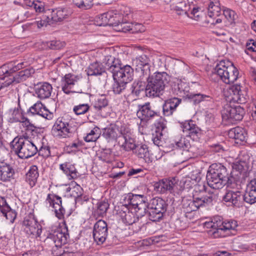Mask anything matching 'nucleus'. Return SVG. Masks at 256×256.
Returning <instances> with one entry per match:
<instances>
[{"instance_id":"61","label":"nucleus","mask_w":256,"mask_h":256,"mask_svg":"<svg viewBox=\"0 0 256 256\" xmlns=\"http://www.w3.org/2000/svg\"><path fill=\"white\" fill-rule=\"evenodd\" d=\"M176 146L178 148L187 150L190 147V142L186 140L184 138H180L176 142Z\"/></svg>"},{"instance_id":"34","label":"nucleus","mask_w":256,"mask_h":256,"mask_svg":"<svg viewBox=\"0 0 256 256\" xmlns=\"http://www.w3.org/2000/svg\"><path fill=\"white\" fill-rule=\"evenodd\" d=\"M60 168L67 176L68 180L74 179L78 177V172L74 164L64 162L60 165Z\"/></svg>"},{"instance_id":"36","label":"nucleus","mask_w":256,"mask_h":256,"mask_svg":"<svg viewBox=\"0 0 256 256\" xmlns=\"http://www.w3.org/2000/svg\"><path fill=\"white\" fill-rule=\"evenodd\" d=\"M182 130L186 133L187 136L192 139L196 138L200 132L198 128L192 121L186 122L182 125Z\"/></svg>"},{"instance_id":"31","label":"nucleus","mask_w":256,"mask_h":256,"mask_svg":"<svg viewBox=\"0 0 256 256\" xmlns=\"http://www.w3.org/2000/svg\"><path fill=\"white\" fill-rule=\"evenodd\" d=\"M140 80L134 82L132 84L130 88L131 94L136 96H139L142 94H145L147 96V88L144 82V80H142L140 78Z\"/></svg>"},{"instance_id":"3","label":"nucleus","mask_w":256,"mask_h":256,"mask_svg":"<svg viewBox=\"0 0 256 256\" xmlns=\"http://www.w3.org/2000/svg\"><path fill=\"white\" fill-rule=\"evenodd\" d=\"M12 151L19 158H28L36 154L37 147L28 138L16 136L10 143Z\"/></svg>"},{"instance_id":"45","label":"nucleus","mask_w":256,"mask_h":256,"mask_svg":"<svg viewBox=\"0 0 256 256\" xmlns=\"http://www.w3.org/2000/svg\"><path fill=\"white\" fill-rule=\"evenodd\" d=\"M86 71L88 76H97L100 75L104 72V69L101 64L96 62L91 64Z\"/></svg>"},{"instance_id":"37","label":"nucleus","mask_w":256,"mask_h":256,"mask_svg":"<svg viewBox=\"0 0 256 256\" xmlns=\"http://www.w3.org/2000/svg\"><path fill=\"white\" fill-rule=\"evenodd\" d=\"M38 176V167L34 165L32 166L26 174V182L30 188H32L36 185Z\"/></svg>"},{"instance_id":"57","label":"nucleus","mask_w":256,"mask_h":256,"mask_svg":"<svg viewBox=\"0 0 256 256\" xmlns=\"http://www.w3.org/2000/svg\"><path fill=\"white\" fill-rule=\"evenodd\" d=\"M46 46L50 49L59 50L64 46V43L60 40H53L46 42Z\"/></svg>"},{"instance_id":"54","label":"nucleus","mask_w":256,"mask_h":256,"mask_svg":"<svg viewBox=\"0 0 256 256\" xmlns=\"http://www.w3.org/2000/svg\"><path fill=\"white\" fill-rule=\"evenodd\" d=\"M192 8L188 12V16L190 18L196 20H198L201 16L202 12L198 8L196 7L194 4H192Z\"/></svg>"},{"instance_id":"49","label":"nucleus","mask_w":256,"mask_h":256,"mask_svg":"<svg viewBox=\"0 0 256 256\" xmlns=\"http://www.w3.org/2000/svg\"><path fill=\"white\" fill-rule=\"evenodd\" d=\"M147 214L150 220L152 222H158L162 218L164 213L155 210L148 206Z\"/></svg>"},{"instance_id":"35","label":"nucleus","mask_w":256,"mask_h":256,"mask_svg":"<svg viewBox=\"0 0 256 256\" xmlns=\"http://www.w3.org/2000/svg\"><path fill=\"white\" fill-rule=\"evenodd\" d=\"M14 174L12 166L6 163L2 162L0 165V179L3 182L10 180Z\"/></svg>"},{"instance_id":"64","label":"nucleus","mask_w":256,"mask_h":256,"mask_svg":"<svg viewBox=\"0 0 256 256\" xmlns=\"http://www.w3.org/2000/svg\"><path fill=\"white\" fill-rule=\"evenodd\" d=\"M246 48L247 50L256 52V42L254 40H250L246 43Z\"/></svg>"},{"instance_id":"8","label":"nucleus","mask_w":256,"mask_h":256,"mask_svg":"<svg viewBox=\"0 0 256 256\" xmlns=\"http://www.w3.org/2000/svg\"><path fill=\"white\" fill-rule=\"evenodd\" d=\"M224 94L226 98V100L230 102L243 104L246 103L249 98L246 88L238 84L228 86L224 88Z\"/></svg>"},{"instance_id":"19","label":"nucleus","mask_w":256,"mask_h":256,"mask_svg":"<svg viewBox=\"0 0 256 256\" xmlns=\"http://www.w3.org/2000/svg\"><path fill=\"white\" fill-rule=\"evenodd\" d=\"M24 62H18V61L10 62L0 67V76H4L1 80L5 78L11 76L12 74L24 68L26 66Z\"/></svg>"},{"instance_id":"59","label":"nucleus","mask_w":256,"mask_h":256,"mask_svg":"<svg viewBox=\"0 0 256 256\" xmlns=\"http://www.w3.org/2000/svg\"><path fill=\"white\" fill-rule=\"evenodd\" d=\"M38 115L47 120L52 119V114L46 109L42 104V108H40V110H39Z\"/></svg>"},{"instance_id":"20","label":"nucleus","mask_w":256,"mask_h":256,"mask_svg":"<svg viewBox=\"0 0 256 256\" xmlns=\"http://www.w3.org/2000/svg\"><path fill=\"white\" fill-rule=\"evenodd\" d=\"M223 200L232 206L240 207L244 201V195L238 190H228L223 196Z\"/></svg>"},{"instance_id":"56","label":"nucleus","mask_w":256,"mask_h":256,"mask_svg":"<svg viewBox=\"0 0 256 256\" xmlns=\"http://www.w3.org/2000/svg\"><path fill=\"white\" fill-rule=\"evenodd\" d=\"M90 106L88 104H80L74 107L73 110L77 115L86 114L90 110Z\"/></svg>"},{"instance_id":"18","label":"nucleus","mask_w":256,"mask_h":256,"mask_svg":"<svg viewBox=\"0 0 256 256\" xmlns=\"http://www.w3.org/2000/svg\"><path fill=\"white\" fill-rule=\"evenodd\" d=\"M68 228L64 226L63 228H58L53 232L50 233L48 238L52 240L56 247H60L62 244L67 243L69 234Z\"/></svg>"},{"instance_id":"15","label":"nucleus","mask_w":256,"mask_h":256,"mask_svg":"<svg viewBox=\"0 0 256 256\" xmlns=\"http://www.w3.org/2000/svg\"><path fill=\"white\" fill-rule=\"evenodd\" d=\"M108 236V226L105 221L98 220L94 225L93 229V238L98 244H102Z\"/></svg>"},{"instance_id":"63","label":"nucleus","mask_w":256,"mask_h":256,"mask_svg":"<svg viewBox=\"0 0 256 256\" xmlns=\"http://www.w3.org/2000/svg\"><path fill=\"white\" fill-rule=\"evenodd\" d=\"M210 150L212 152L220 153L224 151L223 146L220 144L216 143L209 146Z\"/></svg>"},{"instance_id":"60","label":"nucleus","mask_w":256,"mask_h":256,"mask_svg":"<svg viewBox=\"0 0 256 256\" xmlns=\"http://www.w3.org/2000/svg\"><path fill=\"white\" fill-rule=\"evenodd\" d=\"M40 108H42V104L40 102H38L30 108L28 110V113L31 114L32 115H38Z\"/></svg>"},{"instance_id":"16","label":"nucleus","mask_w":256,"mask_h":256,"mask_svg":"<svg viewBox=\"0 0 256 256\" xmlns=\"http://www.w3.org/2000/svg\"><path fill=\"white\" fill-rule=\"evenodd\" d=\"M9 122L12 123L17 122L23 123L26 127L27 134L29 132L32 133V135L36 134V127L30 122L28 118L24 117L22 113H20L18 108L14 110L12 117L10 118Z\"/></svg>"},{"instance_id":"6","label":"nucleus","mask_w":256,"mask_h":256,"mask_svg":"<svg viewBox=\"0 0 256 256\" xmlns=\"http://www.w3.org/2000/svg\"><path fill=\"white\" fill-rule=\"evenodd\" d=\"M215 70L218 76L226 84L234 83L238 78V71L230 62H228V66H226L224 61H220Z\"/></svg>"},{"instance_id":"33","label":"nucleus","mask_w":256,"mask_h":256,"mask_svg":"<svg viewBox=\"0 0 256 256\" xmlns=\"http://www.w3.org/2000/svg\"><path fill=\"white\" fill-rule=\"evenodd\" d=\"M118 144L120 147L126 151H130L134 150L137 146L134 144V140L130 138L128 136L121 134V136H119Z\"/></svg>"},{"instance_id":"1","label":"nucleus","mask_w":256,"mask_h":256,"mask_svg":"<svg viewBox=\"0 0 256 256\" xmlns=\"http://www.w3.org/2000/svg\"><path fill=\"white\" fill-rule=\"evenodd\" d=\"M204 185L202 186V190L198 194L196 190L193 194V199L184 198L182 200V208L186 213L196 211L200 207L210 206L212 204L214 194L206 193L204 191Z\"/></svg>"},{"instance_id":"52","label":"nucleus","mask_w":256,"mask_h":256,"mask_svg":"<svg viewBox=\"0 0 256 256\" xmlns=\"http://www.w3.org/2000/svg\"><path fill=\"white\" fill-rule=\"evenodd\" d=\"M115 82L112 85L113 92L115 94H120L126 88V82L122 80H114Z\"/></svg>"},{"instance_id":"46","label":"nucleus","mask_w":256,"mask_h":256,"mask_svg":"<svg viewBox=\"0 0 256 256\" xmlns=\"http://www.w3.org/2000/svg\"><path fill=\"white\" fill-rule=\"evenodd\" d=\"M191 5L192 4H190L188 2L186 3V1H183L176 6L174 10L178 14L182 15L184 14L188 16V12L192 8Z\"/></svg>"},{"instance_id":"55","label":"nucleus","mask_w":256,"mask_h":256,"mask_svg":"<svg viewBox=\"0 0 256 256\" xmlns=\"http://www.w3.org/2000/svg\"><path fill=\"white\" fill-rule=\"evenodd\" d=\"M108 105V100L105 96H102L94 104V108L98 111H100Z\"/></svg>"},{"instance_id":"27","label":"nucleus","mask_w":256,"mask_h":256,"mask_svg":"<svg viewBox=\"0 0 256 256\" xmlns=\"http://www.w3.org/2000/svg\"><path fill=\"white\" fill-rule=\"evenodd\" d=\"M208 170H210V174H214L222 180H226L227 182L229 180L227 169L221 164H213L210 166Z\"/></svg>"},{"instance_id":"40","label":"nucleus","mask_w":256,"mask_h":256,"mask_svg":"<svg viewBox=\"0 0 256 256\" xmlns=\"http://www.w3.org/2000/svg\"><path fill=\"white\" fill-rule=\"evenodd\" d=\"M148 206L154 209L155 210L164 213L166 210L167 204L166 202L160 198H156L150 200Z\"/></svg>"},{"instance_id":"17","label":"nucleus","mask_w":256,"mask_h":256,"mask_svg":"<svg viewBox=\"0 0 256 256\" xmlns=\"http://www.w3.org/2000/svg\"><path fill=\"white\" fill-rule=\"evenodd\" d=\"M46 202L53 208L56 216L58 219L60 220L64 218L65 210L62 205L61 197L50 194L47 196Z\"/></svg>"},{"instance_id":"5","label":"nucleus","mask_w":256,"mask_h":256,"mask_svg":"<svg viewBox=\"0 0 256 256\" xmlns=\"http://www.w3.org/2000/svg\"><path fill=\"white\" fill-rule=\"evenodd\" d=\"M121 202L131 207L132 210L137 212L138 216H144L146 212L148 202L144 195L129 193L124 196Z\"/></svg>"},{"instance_id":"47","label":"nucleus","mask_w":256,"mask_h":256,"mask_svg":"<svg viewBox=\"0 0 256 256\" xmlns=\"http://www.w3.org/2000/svg\"><path fill=\"white\" fill-rule=\"evenodd\" d=\"M110 204L107 201L102 200L98 202L96 204V208L95 214L98 216H104L106 215V212L109 208Z\"/></svg>"},{"instance_id":"32","label":"nucleus","mask_w":256,"mask_h":256,"mask_svg":"<svg viewBox=\"0 0 256 256\" xmlns=\"http://www.w3.org/2000/svg\"><path fill=\"white\" fill-rule=\"evenodd\" d=\"M118 128L115 125H111L110 127L105 128L103 130L102 136L108 142L116 140L121 136Z\"/></svg>"},{"instance_id":"58","label":"nucleus","mask_w":256,"mask_h":256,"mask_svg":"<svg viewBox=\"0 0 256 256\" xmlns=\"http://www.w3.org/2000/svg\"><path fill=\"white\" fill-rule=\"evenodd\" d=\"M237 226V222L234 220H231L228 222H224L222 230H234Z\"/></svg>"},{"instance_id":"25","label":"nucleus","mask_w":256,"mask_h":256,"mask_svg":"<svg viewBox=\"0 0 256 256\" xmlns=\"http://www.w3.org/2000/svg\"><path fill=\"white\" fill-rule=\"evenodd\" d=\"M78 79V76L73 74H66L61 80L62 91L68 94L74 92L71 90V88L77 82Z\"/></svg>"},{"instance_id":"51","label":"nucleus","mask_w":256,"mask_h":256,"mask_svg":"<svg viewBox=\"0 0 256 256\" xmlns=\"http://www.w3.org/2000/svg\"><path fill=\"white\" fill-rule=\"evenodd\" d=\"M93 0H73V4L82 10H88L92 6Z\"/></svg>"},{"instance_id":"43","label":"nucleus","mask_w":256,"mask_h":256,"mask_svg":"<svg viewBox=\"0 0 256 256\" xmlns=\"http://www.w3.org/2000/svg\"><path fill=\"white\" fill-rule=\"evenodd\" d=\"M71 194L75 198L76 202L81 204H83L84 202H86L88 200V198L86 196H83V190L78 185L72 188Z\"/></svg>"},{"instance_id":"11","label":"nucleus","mask_w":256,"mask_h":256,"mask_svg":"<svg viewBox=\"0 0 256 256\" xmlns=\"http://www.w3.org/2000/svg\"><path fill=\"white\" fill-rule=\"evenodd\" d=\"M149 58L142 54L133 60V66L135 67L136 72L138 76L142 79L148 78L150 75V64Z\"/></svg>"},{"instance_id":"48","label":"nucleus","mask_w":256,"mask_h":256,"mask_svg":"<svg viewBox=\"0 0 256 256\" xmlns=\"http://www.w3.org/2000/svg\"><path fill=\"white\" fill-rule=\"evenodd\" d=\"M118 26L121 28V30L122 32H131L134 33L138 31L141 32L142 30L140 28L138 30H137L136 27H142V25L140 24H136L123 22L118 24Z\"/></svg>"},{"instance_id":"50","label":"nucleus","mask_w":256,"mask_h":256,"mask_svg":"<svg viewBox=\"0 0 256 256\" xmlns=\"http://www.w3.org/2000/svg\"><path fill=\"white\" fill-rule=\"evenodd\" d=\"M100 136V129L98 126H95L84 138V140L86 142H96L99 138Z\"/></svg>"},{"instance_id":"21","label":"nucleus","mask_w":256,"mask_h":256,"mask_svg":"<svg viewBox=\"0 0 256 256\" xmlns=\"http://www.w3.org/2000/svg\"><path fill=\"white\" fill-rule=\"evenodd\" d=\"M116 68L118 70L114 74V80H122L128 83L132 80L134 70L130 66L122 64L119 68L116 67Z\"/></svg>"},{"instance_id":"26","label":"nucleus","mask_w":256,"mask_h":256,"mask_svg":"<svg viewBox=\"0 0 256 256\" xmlns=\"http://www.w3.org/2000/svg\"><path fill=\"white\" fill-rule=\"evenodd\" d=\"M206 180L208 185L213 189L218 190L222 188L228 182L226 180H222L214 174H210L208 170L206 174Z\"/></svg>"},{"instance_id":"62","label":"nucleus","mask_w":256,"mask_h":256,"mask_svg":"<svg viewBox=\"0 0 256 256\" xmlns=\"http://www.w3.org/2000/svg\"><path fill=\"white\" fill-rule=\"evenodd\" d=\"M38 152L40 156L44 158H48L50 155V148L46 146H42L40 150H38Z\"/></svg>"},{"instance_id":"41","label":"nucleus","mask_w":256,"mask_h":256,"mask_svg":"<svg viewBox=\"0 0 256 256\" xmlns=\"http://www.w3.org/2000/svg\"><path fill=\"white\" fill-rule=\"evenodd\" d=\"M0 212L7 219H8V215L12 214V217H13L12 220H14L16 216V213L12 211L10 207L7 203L5 198L2 196H0Z\"/></svg>"},{"instance_id":"28","label":"nucleus","mask_w":256,"mask_h":256,"mask_svg":"<svg viewBox=\"0 0 256 256\" xmlns=\"http://www.w3.org/2000/svg\"><path fill=\"white\" fill-rule=\"evenodd\" d=\"M244 201L251 204L256 202V178L252 180L248 185Z\"/></svg>"},{"instance_id":"23","label":"nucleus","mask_w":256,"mask_h":256,"mask_svg":"<svg viewBox=\"0 0 256 256\" xmlns=\"http://www.w3.org/2000/svg\"><path fill=\"white\" fill-rule=\"evenodd\" d=\"M34 73V70L33 69H25L21 70L14 76L6 80L4 86H8L12 83L18 84L24 82L31 76L32 74Z\"/></svg>"},{"instance_id":"9","label":"nucleus","mask_w":256,"mask_h":256,"mask_svg":"<svg viewBox=\"0 0 256 256\" xmlns=\"http://www.w3.org/2000/svg\"><path fill=\"white\" fill-rule=\"evenodd\" d=\"M222 120L226 124H234L242 120L245 114L244 109L240 106L234 107L229 104L224 106L221 111Z\"/></svg>"},{"instance_id":"14","label":"nucleus","mask_w":256,"mask_h":256,"mask_svg":"<svg viewBox=\"0 0 256 256\" xmlns=\"http://www.w3.org/2000/svg\"><path fill=\"white\" fill-rule=\"evenodd\" d=\"M23 226L24 232L29 236L32 235L35 237H38L41 234L42 226L34 215L30 214L24 218Z\"/></svg>"},{"instance_id":"10","label":"nucleus","mask_w":256,"mask_h":256,"mask_svg":"<svg viewBox=\"0 0 256 256\" xmlns=\"http://www.w3.org/2000/svg\"><path fill=\"white\" fill-rule=\"evenodd\" d=\"M160 112L154 110L150 102H146L143 105H138L136 115L140 120L139 125V130L146 126V122L156 116H160Z\"/></svg>"},{"instance_id":"53","label":"nucleus","mask_w":256,"mask_h":256,"mask_svg":"<svg viewBox=\"0 0 256 256\" xmlns=\"http://www.w3.org/2000/svg\"><path fill=\"white\" fill-rule=\"evenodd\" d=\"M52 24L51 20H50V18L49 16L46 15V14L43 15L42 19L39 21H34V22L31 23L30 24L34 27L37 26L38 28H40L43 26H46L47 24Z\"/></svg>"},{"instance_id":"42","label":"nucleus","mask_w":256,"mask_h":256,"mask_svg":"<svg viewBox=\"0 0 256 256\" xmlns=\"http://www.w3.org/2000/svg\"><path fill=\"white\" fill-rule=\"evenodd\" d=\"M122 64L119 59L110 56L105 64V66L110 72L112 74V76H114V74L116 72V71L118 70L116 68V67L119 68Z\"/></svg>"},{"instance_id":"29","label":"nucleus","mask_w":256,"mask_h":256,"mask_svg":"<svg viewBox=\"0 0 256 256\" xmlns=\"http://www.w3.org/2000/svg\"><path fill=\"white\" fill-rule=\"evenodd\" d=\"M52 88L48 82H43L37 85L36 88V93L40 99H45L49 98L52 92Z\"/></svg>"},{"instance_id":"44","label":"nucleus","mask_w":256,"mask_h":256,"mask_svg":"<svg viewBox=\"0 0 256 256\" xmlns=\"http://www.w3.org/2000/svg\"><path fill=\"white\" fill-rule=\"evenodd\" d=\"M133 152L140 158L144 159L146 162H148L150 160L149 157V152L148 150V147L145 144L138 145L135 148Z\"/></svg>"},{"instance_id":"30","label":"nucleus","mask_w":256,"mask_h":256,"mask_svg":"<svg viewBox=\"0 0 256 256\" xmlns=\"http://www.w3.org/2000/svg\"><path fill=\"white\" fill-rule=\"evenodd\" d=\"M228 135L230 138L234 139L236 143L240 144L245 141L247 134L243 128L237 126L230 129Z\"/></svg>"},{"instance_id":"12","label":"nucleus","mask_w":256,"mask_h":256,"mask_svg":"<svg viewBox=\"0 0 256 256\" xmlns=\"http://www.w3.org/2000/svg\"><path fill=\"white\" fill-rule=\"evenodd\" d=\"M117 210L118 214L123 222L128 225H131L136 223L138 220V218L142 216H138L137 212H135L134 210H132L131 207L128 206L126 202L124 203L120 202V205L118 206Z\"/></svg>"},{"instance_id":"39","label":"nucleus","mask_w":256,"mask_h":256,"mask_svg":"<svg viewBox=\"0 0 256 256\" xmlns=\"http://www.w3.org/2000/svg\"><path fill=\"white\" fill-rule=\"evenodd\" d=\"M50 12L52 14L49 16L52 24L62 21L68 15L66 10L62 8L52 10Z\"/></svg>"},{"instance_id":"38","label":"nucleus","mask_w":256,"mask_h":256,"mask_svg":"<svg viewBox=\"0 0 256 256\" xmlns=\"http://www.w3.org/2000/svg\"><path fill=\"white\" fill-rule=\"evenodd\" d=\"M224 222L222 218L217 216L212 218L211 220L206 222L204 223V226L208 228H213L216 230V231L214 232V234L218 232L219 230H222Z\"/></svg>"},{"instance_id":"22","label":"nucleus","mask_w":256,"mask_h":256,"mask_svg":"<svg viewBox=\"0 0 256 256\" xmlns=\"http://www.w3.org/2000/svg\"><path fill=\"white\" fill-rule=\"evenodd\" d=\"M182 100L174 97L166 100L162 105V113L165 116H172L181 103Z\"/></svg>"},{"instance_id":"13","label":"nucleus","mask_w":256,"mask_h":256,"mask_svg":"<svg viewBox=\"0 0 256 256\" xmlns=\"http://www.w3.org/2000/svg\"><path fill=\"white\" fill-rule=\"evenodd\" d=\"M52 134L58 138L69 137L71 132L68 123L62 118H58L52 128Z\"/></svg>"},{"instance_id":"7","label":"nucleus","mask_w":256,"mask_h":256,"mask_svg":"<svg viewBox=\"0 0 256 256\" xmlns=\"http://www.w3.org/2000/svg\"><path fill=\"white\" fill-rule=\"evenodd\" d=\"M208 14L210 18H216L220 14L222 10L223 14L230 24H235L238 15L236 12L230 8L220 6L219 0H208L207 2Z\"/></svg>"},{"instance_id":"2","label":"nucleus","mask_w":256,"mask_h":256,"mask_svg":"<svg viewBox=\"0 0 256 256\" xmlns=\"http://www.w3.org/2000/svg\"><path fill=\"white\" fill-rule=\"evenodd\" d=\"M190 88L188 84L182 81L179 82L172 88L174 93L180 96L191 99L196 104L202 102L208 107H212L214 103V99L208 95L201 94H194L190 92Z\"/></svg>"},{"instance_id":"24","label":"nucleus","mask_w":256,"mask_h":256,"mask_svg":"<svg viewBox=\"0 0 256 256\" xmlns=\"http://www.w3.org/2000/svg\"><path fill=\"white\" fill-rule=\"evenodd\" d=\"M175 180L163 179L159 182H156L154 184V190L160 193H164L167 191L170 193L174 191L175 186Z\"/></svg>"},{"instance_id":"4","label":"nucleus","mask_w":256,"mask_h":256,"mask_svg":"<svg viewBox=\"0 0 256 256\" xmlns=\"http://www.w3.org/2000/svg\"><path fill=\"white\" fill-rule=\"evenodd\" d=\"M168 75L165 72H158L152 76H148L147 80V96L155 97L162 94L166 84L168 82Z\"/></svg>"}]
</instances>
